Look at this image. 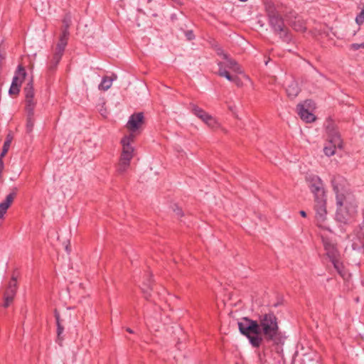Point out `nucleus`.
<instances>
[{
    "label": "nucleus",
    "mask_w": 364,
    "mask_h": 364,
    "mask_svg": "<svg viewBox=\"0 0 364 364\" xmlns=\"http://www.w3.org/2000/svg\"><path fill=\"white\" fill-rule=\"evenodd\" d=\"M237 325L240 333L248 338L253 348H259L264 342L282 343L278 318L272 311L259 315L258 320L243 317Z\"/></svg>",
    "instance_id": "nucleus-1"
},
{
    "label": "nucleus",
    "mask_w": 364,
    "mask_h": 364,
    "mask_svg": "<svg viewBox=\"0 0 364 364\" xmlns=\"http://www.w3.org/2000/svg\"><path fill=\"white\" fill-rule=\"evenodd\" d=\"M265 11L268 24L273 33L278 36L282 41L287 43H290L292 40V35L284 23V18L278 7L274 3L268 1L265 3Z\"/></svg>",
    "instance_id": "nucleus-2"
},
{
    "label": "nucleus",
    "mask_w": 364,
    "mask_h": 364,
    "mask_svg": "<svg viewBox=\"0 0 364 364\" xmlns=\"http://www.w3.org/2000/svg\"><path fill=\"white\" fill-rule=\"evenodd\" d=\"M134 135L130 134L124 136L121 140L122 151L117 169L119 173H124L130 165V161L134 156V149L133 146H131V143L134 141Z\"/></svg>",
    "instance_id": "nucleus-3"
},
{
    "label": "nucleus",
    "mask_w": 364,
    "mask_h": 364,
    "mask_svg": "<svg viewBox=\"0 0 364 364\" xmlns=\"http://www.w3.org/2000/svg\"><path fill=\"white\" fill-rule=\"evenodd\" d=\"M356 208L357 205L353 198L344 199V203L337 204L336 220L341 223L347 224L355 213Z\"/></svg>",
    "instance_id": "nucleus-4"
},
{
    "label": "nucleus",
    "mask_w": 364,
    "mask_h": 364,
    "mask_svg": "<svg viewBox=\"0 0 364 364\" xmlns=\"http://www.w3.org/2000/svg\"><path fill=\"white\" fill-rule=\"evenodd\" d=\"M331 183L336 195V204H342V203H344V199L353 198V196L350 194H345L348 183L343 176L341 175L333 176L331 179Z\"/></svg>",
    "instance_id": "nucleus-5"
},
{
    "label": "nucleus",
    "mask_w": 364,
    "mask_h": 364,
    "mask_svg": "<svg viewBox=\"0 0 364 364\" xmlns=\"http://www.w3.org/2000/svg\"><path fill=\"white\" fill-rule=\"evenodd\" d=\"M306 180L311 192L314 194V202L326 200V196L321 179L318 176L309 175L306 177Z\"/></svg>",
    "instance_id": "nucleus-6"
},
{
    "label": "nucleus",
    "mask_w": 364,
    "mask_h": 364,
    "mask_svg": "<svg viewBox=\"0 0 364 364\" xmlns=\"http://www.w3.org/2000/svg\"><path fill=\"white\" fill-rule=\"evenodd\" d=\"M18 289V284H17V274H16L15 272L13 273L11 278L5 289L4 293V304L3 306L4 308H8L11 304L13 302L14 297L16 294Z\"/></svg>",
    "instance_id": "nucleus-7"
},
{
    "label": "nucleus",
    "mask_w": 364,
    "mask_h": 364,
    "mask_svg": "<svg viewBox=\"0 0 364 364\" xmlns=\"http://www.w3.org/2000/svg\"><path fill=\"white\" fill-rule=\"evenodd\" d=\"M316 212L315 219L316 225L321 228L329 230V228L326 225V200H319L314 202V206Z\"/></svg>",
    "instance_id": "nucleus-8"
},
{
    "label": "nucleus",
    "mask_w": 364,
    "mask_h": 364,
    "mask_svg": "<svg viewBox=\"0 0 364 364\" xmlns=\"http://www.w3.org/2000/svg\"><path fill=\"white\" fill-rule=\"evenodd\" d=\"M27 73L22 65H19L15 72L11 87L9 90L10 95H18L20 92V87L24 80Z\"/></svg>",
    "instance_id": "nucleus-9"
},
{
    "label": "nucleus",
    "mask_w": 364,
    "mask_h": 364,
    "mask_svg": "<svg viewBox=\"0 0 364 364\" xmlns=\"http://www.w3.org/2000/svg\"><path fill=\"white\" fill-rule=\"evenodd\" d=\"M54 317L55 318L56 321V326H57V339L56 342L60 345L62 346V343L64 340L63 336H62L63 331H64V323L66 321L70 322L71 320V314L65 313L63 315V316H60L59 311L57 310V309H55L54 310Z\"/></svg>",
    "instance_id": "nucleus-10"
},
{
    "label": "nucleus",
    "mask_w": 364,
    "mask_h": 364,
    "mask_svg": "<svg viewBox=\"0 0 364 364\" xmlns=\"http://www.w3.org/2000/svg\"><path fill=\"white\" fill-rule=\"evenodd\" d=\"M351 247L353 250L364 254V221L355 230Z\"/></svg>",
    "instance_id": "nucleus-11"
},
{
    "label": "nucleus",
    "mask_w": 364,
    "mask_h": 364,
    "mask_svg": "<svg viewBox=\"0 0 364 364\" xmlns=\"http://www.w3.org/2000/svg\"><path fill=\"white\" fill-rule=\"evenodd\" d=\"M322 240L324 250L326 252V255L330 259V261L341 257L340 252L338 250L337 245L335 242L328 238H323Z\"/></svg>",
    "instance_id": "nucleus-12"
},
{
    "label": "nucleus",
    "mask_w": 364,
    "mask_h": 364,
    "mask_svg": "<svg viewBox=\"0 0 364 364\" xmlns=\"http://www.w3.org/2000/svg\"><path fill=\"white\" fill-rule=\"evenodd\" d=\"M144 122V117L143 112L134 113L129 117L127 124L129 130L134 132L138 130Z\"/></svg>",
    "instance_id": "nucleus-13"
},
{
    "label": "nucleus",
    "mask_w": 364,
    "mask_h": 364,
    "mask_svg": "<svg viewBox=\"0 0 364 364\" xmlns=\"http://www.w3.org/2000/svg\"><path fill=\"white\" fill-rule=\"evenodd\" d=\"M18 193V188L14 187L11 193L6 196L5 200L0 203V219L2 218L6 213L8 208L13 203Z\"/></svg>",
    "instance_id": "nucleus-14"
},
{
    "label": "nucleus",
    "mask_w": 364,
    "mask_h": 364,
    "mask_svg": "<svg viewBox=\"0 0 364 364\" xmlns=\"http://www.w3.org/2000/svg\"><path fill=\"white\" fill-rule=\"evenodd\" d=\"M24 92L26 95V108H35L36 102L33 101L34 90L32 80H31L26 84V87H24Z\"/></svg>",
    "instance_id": "nucleus-15"
},
{
    "label": "nucleus",
    "mask_w": 364,
    "mask_h": 364,
    "mask_svg": "<svg viewBox=\"0 0 364 364\" xmlns=\"http://www.w3.org/2000/svg\"><path fill=\"white\" fill-rule=\"evenodd\" d=\"M326 125V132L328 134V136L330 137V139H331V142H338V145L340 146V144L341 143V139L340 134L337 129H336L333 122L328 121Z\"/></svg>",
    "instance_id": "nucleus-16"
},
{
    "label": "nucleus",
    "mask_w": 364,
    "mask_h": 364,
    "mask_svg": "<svg viewBox=\"0 0 364 364\" xmlns=\"http://www.w3.org/2000/svg\"><path fill=\"white\" fill-rule=\"evenodd\" d=\"M146 276V278L143 282L141 289L142 293L144 294V298L148 300L151 296V291H152L153 279L151 274H147Z\"/></svg>",
    "instance_id": "nucleus-17"
},
{
    "label": "nucleus",
    "mask_w": 364,
    "mask_h": 364,
    "mask_svg": "<svg viewBox=\"0 0 364 364\" xmlns=\"http://www.w3.org/2000/svg\"><path fill=\"white\" fill-rule=\"evenodd\" d=\"M70 36L69 31H61V33L59 37L58 43L56 45L55 50L59 53H64L65 47L68 44V38Z\"/></svg>",
    "instance_id": "nucleus-18"
},
{
    "label": "nucleus",
    "mask_w": 364,
    "mask_h": 364,
    "mask_svg": "<svg viewBox=\"0 0 364 364\" xmlns=\"http://www.w3.org/2000/svg\"><path fill=\"white\" fill-rule=\"evenodd\" d=\"M298 114L301 119L304 122L309 123L315 121L316 117L314 114L310 112L307 109L304 107L302 105H299L297 106Z\"/></svg>",
    "instance_id": "nucleus-19"
},
{
    "label": "nucleus",
    "mask_w": 364,
    "mask_h": 364,
    "mask_svg": "<svg viewBox=\"0 0 364 364\" xmlns=\"http://www.w3.org/2000/svg\"><path fill=\"white\" fill-rule=\"evenodd\" d=\"M34 109L32 107L26 108L27 113L26 117V133L30 134L32 133L34 127L35 118H34Z\"/></svg>",
    "instance_id": "nucleus-20"
},
{
    "label": "nucleus",
    "mask_w": 364,
    "mask_h": 364,
    "mask_svg": "<svg viewBox=\"0 0 364 364\" xmlns=\"http://www.w3.org/2000/svg\"><path fill=\"white\" fill-rule=\"evenodd\" d=\"M223 59L226 60V63H224L225 68H228L237 73H242V70L237 62L235 60L230 58L227 53H223Z\"/></svg>",
    "instance_id": "nucleus-21"
},
{
    "label": "nucleus",
    "mask_w": 364,
    "mask_h": 364,
    "mask_svg": "<svg viewBox=\"0 0 364 364\" xmlns=\"http://www.w3.org/2000/svg\"><path fill=\"white\" fill-rule=\"evenodd\" d=\"M189 109L194 115H196L203 122L208 114V113L206 112L204 109H203L202 108L199 107L198 105L193 103H190Z\"/></svg>",
    "instance_id": "nucleus-22"
},
{
    "label": "nucleus",
    "mask_w": 364,
    "mask_h": 364,
    "mask_svg": "<svg viewBox=\"0 0 364 364\" xmlns=\"http://www.w3.org/2000/svg\"><path fill=\"white\" fill-rule=\"evenodd\" d=\"M287 95L291 98H294L300 92V88L296 81H291L286 89Z\"/></svg>",
    "instance_id": "nucleus-23"
},
{
    "label": "nucleus",
    "mask_w": 364,
    "mask_h": 364,
    "mask_svg": "<svg viewBox=\"0 0 364 364\" xmlns=\"http://www.w3.org/2000/svg\"><path fill=\"white\" fill-rule=\"evenodd\" d=\"M63 53H59L58 52H56L55 51V53H53V58L50 60V65H48V71L51 73H53L58 63H60L61 58H62V56H63Z\"/></svg>",
    "instance_id": "nucleus-24"
},
{
    "label": "nucleus",
    "mask_w": 364,
    "mask_h": 364,
    "mask_svg": "<svg viewBox=\"0 0 364 364\" xmlns=\"http://www.w3.org/2000/svg\"><path fill=\"white\" fill-rule=\"evenodd\" d=\"M218 75L220 77H225L229 81H232L233 77L235 75H230V73L224 68V63L223 62H218Z\"/></svg>",
    "instance_id": "nucleus-25"
},
{
    "label": "nucleus",
    "mask_w": 364,
    "mask_h": 364,
    "mask_svg": "<svg viewBox=\"0 0 364 364\" xmlns=\"http://www.w3.org/2000/svg\"><path fill=\"white\" fill-rule=\"evenodd\" d=\"M341 148V143L340 146L338 145V142H331V139L329 140L328 145L326 146L323 149L324 154L328 156H331L335 154L336 147Z\"/></svg>",
    "instance_id": "nucleus-26"
},
{
    "label": "nucleus",
    "mask_w": 364,
    "mask_h": 364,
    "mask_svg": "<svg viewBox=\"0 0 364 364\" xmlns=\"http://www.w3.org/2000/svg\"><path fill=\"white\" fill-rule=\"evenodd\" d=\"M331 262H332L334 268L336 269L337 272L341 275V277L345 278L346 276L347 275V272L345 270L343 263L340 261V258H337Z\"/></svg>",
    "instance_id": "nucleus-27"
},
{
    "label": "nucleus",
    "mask_w": 364,
    "mask_h": 364,
    "mask_svg": "<svg viewBox=\"0 0 364 364\" xmlns=\"http://www.w3.org/2000/svg\"><path fill=\"white\" fill-rule=\"evenodd\" d=\"M12 139H13V136L10 134H9L6 136V140L3 145L2 151L0 154L1 158H4L5 156V155L6 154V153L8 152L9 147L11 146V144Z\"/></svg>",
    "instance_id": "nucleus-28"
},
{
    "label": "nucleus",
    "mask_w": 364,
    "mask_h": 364,
    "mask_svg": "<svg viewBox=\"0 0 364 364\" xmlns=\"http://www.w3.org/2000/svg\"><path fill=\"white\" fill-rule=\"evenodd\" d=\"M112 80L107 76H105L99 85L98 88L99 90L106 91L112 86Z\"/></svg>",
    "instance_id": "nucleus-29"
},
{
    "label": "nucleus",
    "mask_w": 364,
    "mask_h": 364,
    "mask_svg": "<svg viewBox=\"0 0 364 364\" xmlns=\"http://www.w3.org/2000/svg\"><path fill=\"white\" fill-rule=\"evenodd\" d=\"M203 122H205L209 127L212 129H215L219 127V123L218 122V121L212 115L209 114L204 119Z\"/></svg>",
    "instance_id": "nucleus-30"
},
{
    "label": "nucleus",
    "mask_w": 364,
    "mask_h": 364,
    "mask_svg": "<svg viewBox=\"0 0 364 364\" xmlns=\"http://www.w3.org/2000/svg\"><path fill=\"white\" fill-rule=\"evenodd\" d=\"M63 28L62 31H69V27L71 24V16L69 14H66L63 18Z\"/></svg>",
    "instance_id": "nucleus-31"
},
{
    "label": "nucleus",
    "mask_w": 364,
    "mask_h": 364,
    "mask_svg": "<svg viewBox=\"0 0 364 364\" xmlns=\"http://www.w3.org/2000/svg\"><path fill=\"white\" fill-rule=\"evenodd\" d=\"M185 36L188 41L193 40L195 38V35L192 30H188L185 31Z\"/></svg>",
    "instance_id": "nucleus-32"
},
{
    "label": "nucleus",
    "mask_w": 364,
    "mask_h": 364,
    "mask_svg": "<svg viewBox=\"0 0 364 364\" xmlns=\"http://www.w3.org/2000/svg\"><path fill=\"white\" fill-rule=\"evenodd\" d=\"M173 208V211L175 212L176 215L178 218H181L183 215L182 209L180 208L179 207H178L176 205H174V208Z\"/></svg>",
    "instance_id": "nucleus-33"
},
{
    "label": "nucleus",
    "mask_w": 364,
    "mask_h": 364,
    "mask_svg": "<svg viewBox=\"0 0 364 364\" xmlns=\"http://www.w3.org/2000/svg\"><path fill=\"white\" fill-rule=\"evenodd\" d=\"M293 27L296 30V31H304L306 30V28L305 26H304L301 23H299L298 25H296V23H294L293 25Z\"/></svg>",
    "instance_id": "nucleus-34"
},
{
    "label": "nucleus",
    "mask_w": 364,
    "mask_h": 364,
    "mask_svg": "<svg viewBox=\"0 0 364 364\" xmlns=\"http://www.w3.org/2000/svg\"><path fill=\"white\" fill-rule=\"evenodd\" d=\"M232 82L235 83L238 87L242 85V81L237 75H235Z\"/></svg>",
    "instance_id": "nucleus-35"
},
{
    "label": "nucleus",
    "mask_w": 364,
    "mask_h": 364,
    "mask_svg": "<svg viewBox=\"0 0 364 364\" xmlns=\"http://www.w3.org/2000/svg\"><path fill=\"white\" fill-rule=\"evenodd\" d=\"M351 48L354 50H357L360 48H362V45L361 43H353L351 45Z\"/></svg>",
    "instance_id": "nucleus-36"
},
{
    "label": "nucleus",
    "mask_w": 364,
    "mask_h": 364,
    "mask_svg": "<svg viewBox=\"0 0 364 364\" xmlns=\"http://www.w3.org/2000/svg\"><path fill=\"white\" fill-rule=\"evenodd\" d=\"M223 53H224V51H223V50L222 48L217 49V54L218 55H221V56L223 57Z\"/></svg>",
    "instance_id": "nucleus-37"
},
{
    "label": "nucleus",
    "mask_w": 364,
    "mask_h": 364,
    "mask_svg": "<svg viewBox=\"0 0 364 364\" xmlns=\"http://www.w3.org/2000/svg\"><path fill=\"white\" fill-rule=\"evenodd\" d=\"M299 214L301 217L306 218V213L304 210H300Z\"/></svg>",
    "instance_id": "nucleus-38"
},
{
    "label": "nucleus",
    "mask_w": 364,
    "mask_h": 364,
    "mask_svg": "<svg viewBox=\"0 0 364 364\" xmlns=\"http://www.w3.org/2000/svg\"><path fill=\"white\" fill-rule=\"evenodd\" d=\"M126 331L127 332H129V333H134V331L130 328H127Z\"/></svg>",
    "instance_id": "nucleus-39"
},
{
    "label": "nucleus",
    "mask_w": 364,
    "mask_h": 364,
    "mask_svg": "<svg viewBox=\"0 0 364 364\" xmlns=\"http://www.w3.org/2000/svg\"><path fill=\"white\" fill-rule=\"evenodd\" d=\"M172 1L177 4H181V0H172Z\"/></svg>",
    "instance_id": "nucleus-40"
},
{
    "label": "nucleus",
    "mask_w": 364,
    "mask_h": 364,
    "mask_svg": "<svg viewBox=\"0 0 364 364\" xmlns=\"http://www.w3.org/2000/svg\"><path fill=\"white\" fill-rule=\"evenodd\" d=\"M361 45H362V48H364V43H362Z\"/></svg>",
    "instance_id": "nucleus-41"
},
{
    "label": "nucleus",
    "mask_w": 364,
    "mask_h": 364,
    "mask_svg": "<svg viewBox=\"0 0 364 364\" xmlns=\"http://www.w3.org/2000/svg\"><path fill=\"white\" fill-rule=\"evenodd\" d=\"M240 1H242V2H245L247 1V0H240Z\"/></svg>",
    "instance_id": "nucleus-42"
}]
</instances>
